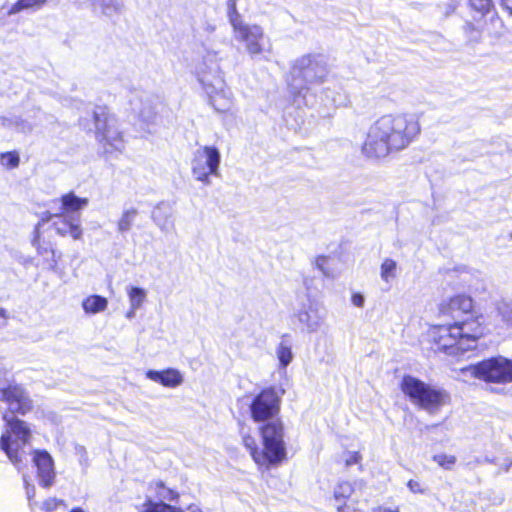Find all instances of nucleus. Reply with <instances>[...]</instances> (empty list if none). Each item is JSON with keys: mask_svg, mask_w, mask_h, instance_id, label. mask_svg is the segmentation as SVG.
I'll return each mask as SVG.
<instances>
[{"mask_svg": "<svg viewBox=\"0 0 512 512\" xmlns=\"http://www.w3.org/2000/svg\"><path fill=\"white\" fill-rule=\"evenodd\" d=\"M501 4L512 15V0H501Z\"/></svg>", "mask_w": 512, "mask_h": 512, "instance_id": "nucleus-49", "label": "nucleus"}, {"mask_svg": "<svg viewBox=\"0 0 512 512\" xmlns=\"http://www.w3.org/2000/svg\"><path fill=\"white\" fill-rule=\"evenodd\" d=\"M131 112L145 123H150L156 116V98L144 91H133L129 95Z\"/></svg>", "mask_w": 512, "mask_h": 512, "instance_id": "nucleus-14", "label": "nucleus"}, {"mask_svg": "<svg viewBox=\"0 0 512 512\" xmlns=\"http://www.w3.org/2000/svg\"><path fill=\"white\" fill-rule=\"evenodd\" d=\"M357 502L353 499H348L343 501L342 504L338 505V512H362V510L357 506Z\"/></svg>", "mask_w": 512, "mask_h": 512, "instance_id": "nucleus-41", "label": "nucleus"}, {"mask_svg": "<svg viewBox=\"0 0 512 512\" xmlns=\"http://www.w3.org/2000/svg\"><path fill=\"white\" fill-rule=\"evenodd\" d=\"M129 305L133 308H142L147 298V290L137 286H128L126 288Z\"/></svg>", "mask_w": 512, "mask_h": 512, "instance_id": "nucleus-29", "label": "nucleus"}, {"mask_svg": "<svg viewBox=\"0 0 512 512\" xmlns=\"http://www.w3.org/2000/svg\"><path fill=\"white\" fill-rule=\"evenodd\" d=\"M38 252H39V254H42V253H43V251H42V249H41V248H38Z\"/></svg>", "mask_w": 512, "mask_h": 512, "instance_id": "nucleus-53", "label": "nucleus"}, {"mask_svg": "<svg viewBox=\"0 0 512 512\" xmlns=\"http://www.w3.org/2000/svg\"><path fill=\"white\" fill-rule=\"evenodd\" d=\"M46 222H51L52 227L60 236H70L74 240H80L83 235L81 219L79 215H65L63 213H45L37 224L36 230Z\"/></svg>", "mask_w": 512, "mask_h": 512, "instance_id": "nucleus-13", "label": "nucleus"}, {"mask_svg": "<svg viewBox=\"0 0 512 512\" xmlns=\"http://www.w3.org/2000/svg\"><path fill=\"white\" fill-rule=\"evenodd\" d=\"M482 381L505 385L512 383V360L503 356L482 360L480 367Z\"/></svg>", "mask_w": 512, "mask_h": 512, "instance_id": "nucleus-12", "label": "nucleus"}, {"mask_svg": "<svg viewBox=\"0 0 512 512\" xmlns=\"http://www.w3.org/2000/svg\"><path fill=\"white\" fill-rule=\"evenodd\" d=\"M75 453L79 457V460L82 464L87 462V451H86L85 447H83L81 445H76Z\"/></svg>", "mask_w": 512, "mask_h": 512, "instance_id": "nucleus-44", "label": "nucleus"}, {"mask_svg": "<svg viewBox=\"0 0 512 512\" xmlns=\"http://www.w3.org/2000/svg\"><path fill=\"white\" fill-rule=\"evenodd\" d=\"M292 347V337L289 334H283L275 349V354L279 361L280 369L285 370L287 366L293 361L294 354Z\"/></svg>", "mask_w": 512, "mask_h": 512, "instance_id": "nucleus-22", "label": "nucleus"}, {"mask_svg": "<svg viewBox=\"0 0 512 512\" xmlns=\"http://www.w3.org/2000/svg\"><path fill=\"white\" fill-rule=\"evenodd\" d=\"M481 316L454 321L448 325L430 327L428 336L438 349L454 355L476 348L478 340L485 334L486 327Z\"/></svg>", "mask_w": 512, "mask_h": 512, "instance_id": "nucleus-2", "label": "nucleus"}, {"mask_svg": "<svg viewBox=\"0 0 512 512\" xmlns=\"http://www.w3.org/2000/svg\"><path fill=\"white\" fill-rule=\"evenodd\" d=\"M140 308H133L132 306L129 305V309L128 311L126 312V318L127 319H133L136 315V311L139 310Z\"/></svg>", "mask_w": 512, "mask_h": 512, "instance_id": "nucleus-50", "label": "nucleus"}, {"mask_svg": "<svg viewBox=\"0 0 512 512\" xmlns=\"http://www.w3.org/2000/svg\"><path fill=\"white\" fill-rule=\"evenodd\" d=\"M0 164L7 169L17 168L20 164V156L17 151L0 153Z\"/></svg>", "mask_w": 512, "mask_h": 512, "instance_id": "nucleus-34", "label": "nucleus"}, {"mask_svg": "<svg viewBox=\"0 0 512 512\" xmlns=\"http://www.w3.org/2000/svg\"><path fill=\"white\" fill-rule=\"evenodd\" d=\"M481 365H482V361H480L476 364H473V365L463 367L460 369V373L465 378H476V379L482 380V374L480 372Z\"/></svg>", "mask_w": 512, "mask_h": 512, "instance_id": "nucleus-37", "label": "nucleus"}, {"mask_svg": "<svg viewBox=\"0 0 512 512\" xmlns=\"http://www.w3.org/2000/svg\"><path fill=\"white\" fill-rule=\"evenodd\" d=\"M51 253H52V256L54 257L55 256V251L51 250Z\"/></svg>", "mask_w": 512, "mask_h": 512, "instance_id": "nucleus-54", "label": "nucleus"}, {"mask_svg": "<svg viewBox=\"0 0 512 512\" xmlns=\"http://www.w3.org/2000/svg\"><path fill=\"white\" fill-rule=\"evenodd\" d=\"M296 316L299 322L306 327L308 332L318 331L323 323V316L320 315L318 308L312 303L303 306Z\"/></svg>", "mask_w": 512, "mask_h": 512, "instance_id": "nucleus-18", "label": "nucleus"}, {"mask_svg": "<svg viewBox=\"0 0 512 512\" xmlns=\"http://www.w3.org/2000/svg\"><path fill=\"white\" fill-rule=\"evenodd\" d=\"M420 132L421 125L415 114L383 115L369 127L362 152L369 158H385L407 148Z\"/></svg>", "mask_w": 512, "mask_h": 512, "instance_id": "nucleus-1", "label": "nucleus"}, {"mask_svg": "<svg viewBox=\"0 0 512 512\" xmlns=\"http://www.w3.org/2000/svg\"><path fill=\"white\" fill-rule=\"evenodd\" d=\"M398 265L391 258H385L380 266V277L382 281L390 284L397 277Z\"/></svg>", "mask_w": 512, "mask_h": 512, "instance_id": "nucleus-30", "label": "nucleus"}, {"mask_svg": "<svg viewBox=\"0 0 512 512\" xmlns=\"http://www.w3.org/2000/svg\"><path fill=\"white\" fill-rule=\"evenodd\" d=\"M0 400L7 403L12 414L24 415L32 408L29 396L19 385H9L7 388L0 389Z\"/></svg>", "mask_w": 512, "mask_h": 512, "instance_id": "nucleus-15", "label": "nucleus"}, {"mask_svg": "<svg viewBox=\"0 0 512 512\" xmlns=\"http://www.w3.org/2000/svg\"><path fill=\"white\" fill-rule=\"evenodd\" d=\"M410 490L414 493H417V492H423L424 490L421 489L419 486H420V482H407Z\"/></svg>", "mask_w": 512, "mask_h": 512, "instance_id": "nucleus-48", "label": "nucleus"}, {"mask_svg": "<svg viewBox=\"0 0 512 512\" xmlns=\"http://www.w3.org/2000/svg\"><path fill=\"white\" fill-rule=\"evenodd\" d=\"M176 508L164 503V502H153L146 500L143 503L142 509L139 512H175Z\"/></svg>", "mask_w": 512, "mask_h": 512, "instance_id": "nucleus-33", "label": "nucleus"}, {"mask_svg": "<svg viewBox=\"0 0 512 512\" xmlns=\"http://www.w3.org/2000/svg\"><path fill=\"white\" fill-rule=\"evenodd\" d=\"M64 506L66 507L63 500H59L56 498H49L43 501L42 510L45 512H53L58 509V507Z\"/></svg>", "mask_w": 512, "mask_h": 512, "instance_id": "nucleus-39", "label": "nucleus"}, {"mask_svg": "<svg viewBox=\"0 0 512 512\" xmlns=\"http://www.w3.org/2000/svg\"><path fill=\"white\" fill-rule=\"evenodd\" d=\"M229 20L235 40L244 45L245 50L252 58L269 50V41L263 28L256 24L246 23L241 19L236 10V0H229Z\"/></svg>", "mask_w": 512, "mask_h": 512, "instance_id": "nucleus-6", "label": "nucleus"}, {"mask_svg": "<svg viewBox=\"0 0 512 512\" xmlns=\"http://www.w3.org/2000/svg\"><path fill=\"white\" fill-rule=\"evenodd\" d=\"M33 462L37 468L40 480H53L55 477L54 461L45 450H35Z\"/></svg>", "mask_w": 512, "mask_h": 512, "instance_id": "nucleus-19", "label": "nucleus"}, {"mask_svg": "<svg viewBox=\"0 0 512 512\" xmlns=\"http://www.w3.org/2000/svg\"><path fill=\"white\" fill-rule=\"evenodd\" d=\"M351 302L354 306L362 308L365 303V298L361 293H353L351 296Z\"/></svg>", "mask_w": 512, "mask_h": 512, "instance_id": "nucleus-43", "label": "nucleus"}, {"mask_svg": "<svg viewBox=\"0 0 512 512\" xmlns=\"http://www.w3.org/2000/svg\"><path fill=\"white\" fill-rule=\"evenodd\" d=\"M332 259L327 256H318L314 260V266L325 276L328 278H335L336 272L331 267Z\"/></svg>", "mask_w": 512, "mask_h": 512, "instance_id": "nucleus-32", "label": "nucleus"}, {"mask_svg": "<svg viewBox=\"0 0 512 512\" xmlns=\"http://www.w3.org/2000/svg\"><path fill=\"white\" fill-rule=\"evenodd\" d=\"M329 69L324 56L307 54L297 58L287 75L289 92L295 97H302L303 104L309 105L307 93L312 84H322L328 77Z\"/></svg>", "mask_w": 512, "mask_h": 512, "instance_id": "nucleus-5", "label": "nucleus"}, {"mask_svg": "<svg viewBox=\"0 0 512 512\" xmlns=\"http://www.w3.org/2000/svg\"><path fill=\"white\" fill-rule=\"evenodd\" d=\"M146 377L167 388H176L180 386L184 380L182 373L175 368H167L161 371L148 370Z\"/></svg>", "mask_w": 512, "mask_h": 512, "instance_id": "nucleus-17", "label": "nucleus"}, {"mask_svg": "<svg viewBox=\"0 0 512 512\" xmlns=\"http://www.w3.org/2000/svg\"><path fill=\"white\" fill-rule=\"evenodd\" d=\"M470 3L475 10L482 14L489 12L492 7V0H470Z\"/></svg>", "mask_w": 512, "mask_h": 512, "instance_id": "nucleus-40", "label": "nucleus"}, {"mask_svg": "<svg viewBox=\"0 0 512 512\" xmlns=\"http://www.w3.org/2000/svg\"><path fill=\"white\" fill-rule=\"evenodd\" d=\"M42 484H43V486H44L45 488H48V487H50V485L52 484V482L45 481V482H42Z\"/></svg>", "mask_w": 512, "mask_h": 512, "instance_id": "nucleus-52", "label": "nucleus"}, {"mask_svg": "<svg viewBox=\"0 0 512 512\" xmlns=\"http://www.w3.org/2000/svg\"><path fill=\"white\" fill-rule=\"evenodd\" d=\"M107 307L108 300L100 295H90L82 301V308L84 312L89 315L104 312Z\"/></svg>", "mask_w": 512, "mask_h": 512, "instance_id": "nucleus-25", "label": "nucleus"}, {"mask_svg": "<svg viewBox=\"0 0 512 512\" xmlns=\"http://www.w3.org/2000/svg\"><path fill=\"white\" fill-rule=\"evenodd\" d=\"M152 220L162 232H169L173 229L172 209L169 204L160 203L152 211Z\"/></svg>", "mask_w": 512, "mask_h": 512, "instance_id": "nucleus-21", "label": "nucleus"}, {"mask_svg": "<svg viewBox=\"0 0 512 512\" xmlns=\"http://www.w3.org/2000/svg\"><path fill=\"white\" fill-rule=\"evenodd\" d=\"M156 493L160 499L167 501H175L179 496L175 490L167 488L164 482H159Z\"/></svg>", "mask_w": 512, "mask_h": 512, "instance_id": "nucleus-36", "label": "nucleus"}, {"mask_svg": "<svg viewBox=\"0 0 512 512\" xmlns=\"http://www.w3.org/2000/svg\"><path fill=\"white\" fill-rule=\"evenodd\" d=\"M400 388L412 404L430 413L437 411L448 400V394L444 390L411 375L402 378Z\"/></svg>", "mask_w": 512, "mask_h": 512, "instance_id": "nucleus-7", "label": "nucleus"}, {"mask_svg": "<svg viewBox=\"0 0 512 512\" xmlns=\"http://www.w3.org/2000/svg\"><path fill=\"white\" fill-rule=\"evenodd\" d=\"M440 312L445 315L451 316L455 321L466 316L464 319L470 317L481 316V321L484 323V317L481 314H474L473 312V300L471 297L466 295H457L450 298L447 302H444L440 306Z\"/></svg>", "mask_w": 512, "mask_h": 512, "instance_id": "nucleus-16", "label": "nucleus"}, {"mask_svg": "<svg viewBox=\"0 0 512 512\" xmlns=\"http://www.w3.org/2000/svg\"><path fill=\"white\" fill-rule=\"evenodd\" d=\"M284 390L268 387L256 394L249 404L251 418L256 423L266 424L270 421L280 420L278 414L281 408V399Z\"/></svg>", "mask_w": 512, "mask_h": 512, "instance_id": "nucleus-10", "label": "nucleus"}, {"mask_svg": "<svg viewBox=\"0 0 512 512\" xmlns=\"http://www.w3.org/2000/svg\"><path fill=\"white\" fill-rule=\"evenodd\" d=\"M3 420L8 429L1 435L0 447L6 453L9 460L18 465L22 462L23 448L29 442L31 431L27 424L5 413Z\"/></svg>", "mask_w": 512, "mask_h": 512, "instance_id": "nucleus-9", "label": "nucleus"}, {"mask_svg": "<svg viewBox=\"0 0 512 512\" xmlns=\"http://www.w3.org/2000/svg\"><path fill=\"white\" fill-rule=\"evenodd\" d=\"M372 512H399V508L398 507L389 508V507H385V506H377L372 509Z\"/></svg>", "mask_w": 512, "mask_h": 512, "instance_id": "nucleus-46", "label": "nucleus"}, {"mask_svg": "<svg viewBox=\"0 0 512 512\" xmlns=\"http://www.w3.org/2000/svg\"><path fill=\"white\" fill-rule=\"evenodd\" d=\"M69 512H84V510L81 507H74Z\"/></svg>", "mask_w": 512, "mask_h": 512, "instance_id": "nucleus-51", "label": "nucleus"}, {"mask_svg": "<svg viewBox=\"0 0 512 512\" xmlns=\"http://www.w3.org/2000/svg\"><path fill=\"white\" fill-rule=\"evenodd\" d=\"M93 11L108 18L118 15L122 10L120 0H87Z\"/></svg>", "mask_w": 512, "mask_h": 512, "instance_id": "nucleus-24", "label": "nucleus"}, {"mask_svg": "<svg viewBox=\"0 0 512 512\" xmlns=\"http://www.w3.org/2000/svg\"><path fill=\"white\" fill-rule=\"evenodd\" d=\"M137 215L138 210L136 208L130 207L123 210L117 222L118 232L121 234L128 232L131 229L134 221L136 220Z\"/></svg>", "mask_w": 512, "mask_h": 512, "instance_id": "nucleus-28", "label": "nucleus"}, {"mask_svg": "<svg viewBox=\"0 0 512 512\" xmlns=\"http://www.w3.org/2000/svg\"><path fill=\"white\" fill-rule=\"evenodd\" d=\"M455 457L453 455L438 454L434 456V461L445 469H450L455 463Z\"/></svg>", "mask_w": 512, "mask_h": 512, "instance_id": "nucleus-38", "label": "nucleus"}, {"mask_svg": "<svg viewBox=\"0 0 512 512\" xmlns=\"http://www.w3.org/2000/svg\"><path fill=\"white\" fill-rule=\"evenodd\" d=\"M96 129V138L105 154L122 152L125 141L119 130L117 119L109 114L106 107H95L92 114Z\"/></svg>", "mask_w": 512, "mask_h": 512, "instance_id": "nucleus-8", "label": "nucleus"}, {"mask_svg": "<svg viewBox=\"0 0 512 512\" xmlns=\"http://www.w3.org/2000/svg\"><path fill=\"white\" fill-rule=\"evenodd\" d=\"M361 460V455L359 452H346L344 455V461L346 463V466H351L353 464L359 463Z\"/></svg>", "mask_w": 512, "mask_h": 512, "instance_id": "nucleus-42", "label": "nucleus"}, {"mask_svg": "<svg viewBox=\"0 0 512 512\" xmlns=\"http://www.w3.org/2000/svg\"><path fill=\"white\" fill-rule=\"evenodd\" d=\"M0 125L20 132H30L32 125L16 115L0 117Z\"/></svg>", "mask_w": 512, "mask_h": 512, "instance_id": "nucleus-27", "label": "nucleus"}, {"mask_svg": "<svg viewBox=\"0 0 512 512\" xmlns=\"http://www.w3.org/2000/svg\"><path fill=\"white\" fill-rule=\"evenodd\" d=\"M221 58L217 51L207 50L203 62L197 67L198 80L208 97L209 104L219 113L230 112L234 97L226 85L219 62Z\"/></svg>", "mask_w": 512, "mask_h": 512, "instance_id": "nucleus-3", "label": "nucleus"}, {"mask_svg": "<svg viewBox=\"0 0 512 512\" xmlns=\"http://www.w3.org/2000/svg\"><path fill=\"white\" fill-rule=\"evenodd\" d=\"M175 512H183V511H182V510H180V509H176V511H175Z\"/></svg>", "mask_w": 512, "mask_h": 512, "instance_id": "nucleus-55", "label": "nucleus"}, {"mask_svg": "<svg viewBox=\"0 0 512 512\" xmlns=\"http://www.w3.org/2000/svg\"><path fill=\"white\" fill-rule=\"evenodd\" d=\"M262 448L251 435L243 436V445L249 451L254 462L259 467L268 468L283 461L286 457L284 441V425L281 420L270 421L259 427Z\"/></svg>", "mask_w": 512, "mask_h": 512, "instance_id": "nucleus-4", "label": "nucleus"}, {"mask_svg": "<svg viewBox=\"0 0 512 512\" xmlns=\"http://www.w3.org/2000/svg\"><path fill=\"white\" fill-rule=\"evenodd\" d=\"M221 154L217 147L204 145L192 155L191 173L194 179L204 185L211 184V176H219Z\"/></svg>", "mask_w": 512, "mask_h": 512, "instance_id": "nucleus-11", "label": "nucleus"}, {"mask_svg": "<svg viewBox=\"0 0 512 512\" xmlns=\"http://www.w3.org/2000/svg\"><path fill=\"white\" fill-rule=\"evenodd\" d=\"M16 13H9V9L5 10V7L0 8V26H3L6 22V18Z\"/></svg>", "mask_w": 512, "mask_h": 512, "instance_id": "nucleus-45", "label": "nucleus"}, {"mask_svg": "<svg viewBox=\"0 0 512 512\" xmlns=\"http://www.w3.org/2000/svg\"><path fill=\"white\" fill-rule=\"evenodd\" d=\"M323 105L327 108L345 107L349 104V96L342 89L326 87L321 92Z\"/></svg>", "mask_w": 512, "mask_h": 512, "instance_id": "nucleus-23", "label": "nucleus"}, {"mask_svg": "<svg viewBox=\"0 0 512 512\" xmlns=\"http://www.w3.org/2000/svg\"><path fill=\"white\" fill-rule=\"evenodd\" d=\"M8 320V312L0 307V328L4 327Z\"/></svg>", "mask_w": 512, "mask_h": 512, "instance_id": "nucleus-47", "label": "nucleus"}, {"mask_svg": "<svg viewBox=\"0 0 512 512\" xmlns=\"http://www.w3.org/2000/svg\"><path fill=\"white\" fill-rule=\"evenodd\" d=\"M352 492L353 487L351 482H339L334 490V496L336 500L346 501L351 499L350 496Z\"/></svg>", "mask_w": 512, "mask_h": 512, "instance_id": "nucleus-35", "label": "nucleus"}, {"mask_svg": "<svg viewBox=\"0 0 512 512\" xmlns=\"http://www.w3.org/2000/svg\"><path fill=\"white\" fill-rule=\"evenodd\" d=\"M495 308L503 328L509 335H512V302L500 300L495 304Z\"/></svg>", "mask_w": 512, "mask_h": 512, "instance_id": "nucleus-26", "label": "nucleus"}, {"mask_svg": "<svg viewBox=\"0 0 512 512\" xmlns=\"http://www.w3.org/2000/svg\"><path fill=\"white\" fill-rule=\"evenodd\" d=\"M61 212L65 215H79L80 211L89 204L88 198L78 197L75 193L69 192L59 198Z\"/></svg>", "mask_w": 512, "mask_h": 512, "instance_id": "nucleus-20", "label": "nucleus"}, {"mask_svg": "<svg viewBox=\"0 0 512 512\" xmlns=\"http://www.w3.org/2000/svg\"><path fill=\"white\" fill-rule=\"evenodd\" d=\"M48 0H18L9 8V13H20L24 10H39Z\"/></svg>", "mask_w": 512, "mask_h": 512, "instance_id": "nucleus-31", "label": "nucleus"}]
</instances>
